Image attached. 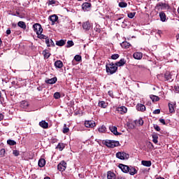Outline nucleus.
Wrapping results in <instances>:
<instances>
[{
	"instance_id": "obj_15",
	"label": "nucleus",
	"mask_w": 179,
	"mask_h": 179,
	"mask_svg": "<svg viewBox=\"0 0 179 179\" xmlns=\"http://www.w3.org/2000/svg\"><path fill=\"white\" fill-rule=\"evenodd\" d=\"M55 68H57L58 69H61V68H62V66H64V63H62V61H61V60H57L55 62Z\"/></svg>"
},
{
	"instance_id": "obj_20",
	"label": "nucleus",
	"mask_w": 179,
	"mask_h": 179,
	"mask_svg": "<svg viewBox=\"0 0 179 179\" xmlns=\"http://www.w3.org/2000/svg\"><path fill=\"white\" fill-rule=\"evenodd\" d=\"M29 103L27 101H22L20 102V108H27L29 107Z\"/></svg>"
},
{
	"instance_id": "obj_62",
	"label": "nucleus",
	"mask_w": 179,
	"mask_h": 179,
	"mask_svg": "<svg viewBox=\"0 0 179 179\" xmlns=\"http://www.w3.org/2000/svg\"><path fill=\"white\" fill-rule=\"evenodd\" d=\"M78 1H82V0H78Z\"/></svg>"
},
{
	"instance_id": "obj_34",
	"label": "nucleus",
	"mask_w": 179,
	"mask_h": 179,
	"mask_svg": "<svg viewBox=\"0 0 179 179\" xmlns=\"http://www.w3.org/2000/svg\"><path fill=\"white\" fill-rule=\"evenodd\" d=\"M106 126L102 125L101 127L99 128L98 131L101 134H104V132H106Z\"/></svg>"
},
{
	"instance_id": "obj_5",
	"label": "nucleus",
	"mask_w": 179,
	"mask_h": 179,
	"mask_svg": "<svg viewBox=\"0 0 179 179\" xmlns=\"http://www.w3.org/2000/svg\"><path fill=\"white\" fill-rule=\"evenodd\" d=\"M34 31L36 33L37 35L41 34L43 33V27H41V24H35L33 25Z\"/></svg>"
},
{
	"instance_id": "obj_23",
	"label": "nucleus",
	"mask_w": 179,
	"mask_h": 179,
	"mask_svg": "<svg viewBox=\"0 0 179 179\" xmlns=\"http://www.w3.org/2000/svg\"><path fill=\"white\" fill-rule=\"evenodd\" d=\"M141 164L143 166H145V167H150V166H152V162L151 161H142Z\"/></svg>"
},
{
	"instance_id": "obj_49",
	"label": "nucleus",
	"mask_w": 179,
	"mask_h": 179,
	"mask_svg": "<svg viewBox=\"0 0 179 179\" xmlns=\"http://www.w3.org/2000/svg\"><path fill=\"white\" fill-rule=\"evenodd\" d=\"M154 128L155 131H157L158 132L160 131V127H159L158 125L154 126Z\"/></svg>"
},
{
	"instance_id": "obj_60",
	"label": "nucleus",
	"mask_w": 179,
	"mask_h": 179,
	"mask_svg": "<svg viewBox=\"0 0 179 179\" xmlns=\"http://www.w3.org/2000/svg\"><path fill=\"white\" fill-rule=\"evenodd\" d=\"M157 179H164V178L159 177V178H157Z\"/></svg>"
},
{
	"instance_id": "obj_56",
	"label": "nucleus",
	"mask_w": 179,
	"mask_h": 179,
	"mask_svg": "<svg viewBox=\"0 0 179 179\" xmlns=\"http://www.w3.org/2000/svg\"><path fill=\"white\" fill-rule=\"evenodd\" d=\"M175 90L179 92V87L175 86Z\"/></svg>"
},
{
	"instance_id": "obj_10",
	"label": "nucleus",
	"mask_w": 179,
	"mask_h": 179,
	"mask_svg": "<svg viewBox=\"0 0 179 179\" xmlns=\"http://www.w3.org/2000/svg\"><path fill=\"white\" fill-rule=\"evenodd\" d=\"M83 28L84 30H86V31H89V30L92 28V24L89 21H87L83 23Z\"/></svg>"
},
{
	"instance_id": "obj_41",
	"label": "nucleus",
	"mask_w": 179,
	"mask_h": 179,
	"mask_svg": "<svg viewBox=\"0 0 179 179\" xmlns=\"http://www.w3.org/2000/svg\"><path fill=\"white\" fill-rule=\"evenodd\" d=\"M169 108L170 113H174V105L169 103Z\"/></svg>"
},
{
	"instance_id": "obj_32",
	"label": "nucleus",
	"mask_w": 179,
	"mask_h": 179,
	"mask_svg": "<svg viewBox=\"0 0 179 179\" xmlns=\"http://www.w3.org/2000/svg\"><path fill=\"white\" fill-rule=\"evenodd\" d=\"M171 73H169V72H166L165 74H164V77H165V79L166 80H171L172 79V77H171Z\"/></svg>"
},
{
	"instance_id": "obj_35",
	"label": "nucleus",
	"mask_w": 179,
	"mask_h": 179,
	"mask_svg": "<svg viewBox=\"0 0 179 179\" xmlns=\"http://www.w3.org/2000/svg\"><path fill=\"white\" fill-rule=\"evenodd\" d=\"M74 43L73 41H68L67 45H66V48H71V47H73Z\"/></svg>"
},
{
	"instance_id": "obj_36",
	"label": "nucleus",
	"mask_w": 179,
	"mask_h": 179,
	"mask_svg": "<svg viewBox=\"0 0 179 179\" xmlns=\"http://www.w3.org/2000/svg\"><path fill=\"white\" fill-rule=\"evenodd\" d=\"M7 143L8 145H10V146H15V145H16V141L9 139L7 141Z\"/></svg>"
},
{
	"instance_id": "obj_24",
	"label": "nucleus",
	"mask_w": 179,
	"mask_h": 179,
	"mask_svg": "<svg viewBox=\"0 0 179 179\" xmlns=\"http://www.w3.org/2000/svg\"><path fill=\"white\" fill-rule=\"evenodd\" d=\"M121 47H122V48H129V47H131V43L127 42V41H124V42H122L121 44H120Z\"/></svg>"
},
{
	"instance_id": "obj_37",
	"label": "nucleus",
	"mask_w": 179,
	"mask_h": 179,
	"mask_svg": "<svg viewBox=\"0 0 179 179\" xmlns=\"http://www.w3.org/2000/svg\"><path fill=\"white\" fill-rule=\"evenodd\" d=\"M74 59L75 61H76L77 62H80V61H82V56L79 55H76L74 57Z\"/></svg>"
},
{
	"instance_id": "obj_42",
	"label": "nucleus",
	"mask_w": 179,
	"mask_h": 179,
	"mask_svg": "<svg viewBox=\"0 0 179 179\" xmlns=\"http://www.w3.org/2000/svg\"><path fill=\"white\" fill-rule=\"evenodd\" d=\"M120 8H127L128 6V4L125 2H120L119 3Z\"/></svg>"
},
{
	"instance_id": "obj_44",
	"label": "nucleus",
	"mask_w": 179,
	"mask_h": 179,
	"mask_svg": "<svg viewBox=\"0 0 179 179\" xmlns=\"http://www.w3.org/2000/svg\"><path fill=\"white\" fill-rule=\"evenodd\" d=\"M120 58V55L118 54H114L111 56L112 59H118Z\"/></svg>"
},
{
	"instance_id": "obj_7",
	"label": "nucleus",
	"mask_w": 179,
	"mask_h": 179,
	"mask_svg": "<svg viewBox=\"0 0 179 179\" xmlns=\"http://www.w3.org/2000/svg\"><path fill=\"white\" fill-rule=\"evenodd\" d=\"M116 111H117L119 114L124 115V114H127L128 111V108H127V107L125 106H120L116 108Z\"/></svg>"
},
{
	"instance_id": "obj_31",
	"label": "nucleus",
	"mask_w": 179,
	"mask_h": 179,
	"mask_svg": "<svg viewBox=\"0 0 179 179\" xmlns=\"http://www.w3.org/2000/svg\"><path fill=\"white\" fill-rule=\"evenodd\" d=\"M99 107H101L102 108H106L107 107V104L104 101H101L98 103Z\"/></svg>"
},
{
	"instance_id": "obj_2",
	"label": "nucleus",
	"mask_w": 179,
	"mask_h": 179,
	"mask_svg": "<svg viewBox=\"0 0 179 179\" xmlns=\"http://www.w3.org/2000/svg\"><path fill=\"white\" fill-rule=\"evenodd\" d=\"M106 68L108 75H113L115 73L118 69V67L116 66V64L113 63L106 64Z\"/></svg>"
},
{
	"instance_id": "obj_19",
	"label": "nucleus",
	"mask_w": 179,
	"mask_h": 179,
	"mask_svg": "<svg viewBox=\"0 0 179 179\" xmlns=\"http://www.w3.org/2000/svg\"><path fill=\"white\" fill-rule=\"evenodd\" d=\"M66 43V40L61 39L59 41H56V45H58L59 47H63V45H65Z\"/></svg>"
},
{
	"instance_id": "obj_17",
	"label": "nucleus",
	"mask_w": 179,
	"mask_h": 179,
	"mask_svg": "<svg viewBox=\"0 0 179 179\" xmlns=\"http://www.w3.org/2000/svg\"><path fill=\"white\" fill-rule=\"evenodd\" d=\"M39 125L41 127V128H43V129H47V128H48V123L45 120L40 122Z\"/></svg>"
},
{
	"instance_id": "obj_33",
	"label": "nucleus",
	"mask_w": 179,
	"mask_h": 179,
	"mask_svg": "<svg viewBox=\"0 0 179 179\" xmlns=\"http://www.w3.org/2000/svg\"><path fill=\"white\" fill-rule=\"evenodd\" d=\"M65 148V144L64 143H59L57 146V149H59V150L62 151Z\"/></svg>"
},
{
	"instance_id": "obj_58",
	"label": "nucleus",
	"mask_w": 179,
	"mask_h": 179,
	"mask_svg": "<svg viewBox=\"0 0 179 179\" xmlns=\"http://www.w3.org/2000/svg\"><path fill=\"white\" fill-rule=\"evenodd\" d=\"M44 179H51V178L48 176H46V177L44 178Z\"/></svg>"
},
{
	"instance_id": "obj_59",
	"label": "nucleus",
	"mask_w": 179,
	"mask_h": 179,
	"mask_svg": "<svg viewBox=\"0 0 179 179\" xmlns=\"http://www.w3.org/2000/svg\"><path fill=\"white\" fill-rule=\"evenodd\" d=\"M124 17H121L120 18L117 19V20H121V19H122Z\"/></svg>"
},
{
	"instance_id": "obj_4",
	"label": "nucleus",
	"mask_w": 179,
	"mask_h": 179,
	"mask_svg": "<svg viewBox=\"0 0 179 179\" xmlns=\"http://www.w3.org/2000/svg\"><path fill=\"white\" fill-rule=\"evenodd\" d=\"M116 157L120 160H128L129 155L127 152H119L116 153Z\"/></svg>"
},
{
	"instance_id": "obj_38",
	"label": "nucleus",
	"mask_w": 179,
	"mask_h": 179,
	"mask_svg": "<svg viewBox=\"0 0 179 179\" xmlns=\"http://www.w3.org/2000/svg\"><path fill=\"white\" fill-rule=\"evenodd\" d=\"M150 99L152 101H159V100H160L159 96L155 95H151Z\"/></svg>"
},
{
	"instance_id": "obj_11",
	"label": "nucleus",
	"mask_w": 179,
	"mask_h": 179,
	"mask_svg": "<svg viewBox=\"0 0 179 179\" xmlns=\"http://www.w3.org/2000/svg\"><path fill=\"white\" fill-rule=\"evenodd\" d=\"M49 20L52 22L51 25L54 26L55 24V22L58 20V16L57 15H52L49 16Z\"/></svg>"
},
{
	"instance_id": "obj_54",
	"label": "nucleus",
	"mask_w": 179,
	"mask_h": 179,
	"mask_svg": "<svg viewBox=\"0 0 179 179\" xmlns=\"http://www.w3.org/2000/svg\"><path fill=\"white\" fill-rule=\"evenodd\" d=\"M10 33H11L10 29H8L6 30L7 36H9V34H10Z\"/></svg>"
},
{
	"instance_id": "obj_30",
	"label": "nucleus",
	"mask_w": 179,
	"mask_h": 179,
	"mask_svg": "<svg viewBox=\"0 0 179 179\" xmlns=\"http://www.w3.org/2000/svg\"><path fill=\"white\" fill-rule=\"evenodd\" d=\"M43 55L44 56V58H45L46 59H48V58H50L51 54H50V52H48V50H43Z\"/></svg>"
},
{
	"instance_id": "obj_22",
	"label": "nucleus",
	"mask_w": 179,
	"mask_h": 179,
	"mask_svg": "<svg viewBox=\"0 0 179 179\" xmlns=\"http://www.w3.org/2000/svg\"><path fill=\"white\" fill-rule=\"evenodd\" d=\"M159 17L161 22H166V20H167L166 18V13H164V12L159 13Z\"/></svg>"
},
{
	"instance_id": "obj_25",
	"label": "nucleus",
	"mask_w": 179,
	"mask_h": 179,
	"mask_svg": "<svg viewBox=\"0 0 179 179\" xmlns=\"http://www.w3.org/2000/svg\"><path fill=\"white\" fill-rule=\"evenodd\" d=\"M152 142L156 145L159 142L157 141L159 139V136H157V134H154L152 135Z\"/></svg>"
},
{
	"instance_id": "obj_50",
	"label": "nucleus",
	"mask_w": 179,
	"mask_h": 179,
	"mask_svg": "<svg viewBox=\"0 0 179 179\" xmlns=\"http://www.w3.org/2000/svg\"><path fill=\"white\" fill-rule=\"evenodd\" d=\"M153 114H160V109H156L154 110Z\"/></svg>"
},
{
	"instance_id": "obj_46",
	"label": "nucleus",
	"mask_w": 179,
	"mask_h": 179,
	"mask_svg": "<svg viewBox=\"0 0 179 179\" xmlns=\"http://www.w3.org/2000/svg\"><path fill=\"white\" fill-rule=\"evenodd\" d=\"M55 99H59L61 97V94L59 92H55L54 94Z\"/></svg>"
},
{
	"instance_id": "obj_12",
	"label": "nucleus",
	"mask_w": 179,
	"mask_h": 179,
	"mask_svg": "<svg viewBox=\"0 0 179 179\" xmlns=\"http://www.w3.org/2000/svg\"><path fill=\"white\" fill-rule=\"evenodd\" d=\"M134 59H142V57H143V54L141 52H136L133 55Z\"/></svg>"
},
{
	"instance_id": "obj_28",
	"label": "nucleus",
	"mask_w": 179,
	"mask_h": 179,
	"mask_svg": "<svg viewBox=\"0 0 179 179\" xmlns=\"http://www.w3.org/2000/svg\"><path fill=\"white\" fill-rule=\"evenodd\" d=\"M110 130L113 134H114V135H120V133L117 131V127H110Z\"/></svg>"
},
{
	"instance_id": "obj_39",
	"label": "nucleus",
	"mask_w": 179,
	"mask_h": 179,
	"mask_svg": "<svg viewBox=\"0 0 179 179\" xmlns=\"http://www.w3.org/2000/svg\"><path fill=\"white\" fill-rule=\"evenodd\" d=\"M69 132V128L66 127V124H64L63 134H68Z\"/></svg>"
},
{
	"instance_id": "obj_8",
	"label": "nucleus",
	"mask_w": 179,
	"mask_h": 179,
	"mask_svg": "<svg viewBox=\"0 0 179 179\" xmlns=\"http://www.w3.org/2000/svg\"><path fill=\"white\" fill-rule=\"evenodd\" d=\"M85 126L86 128H94L96 127V122L93 120H86L85 122Z\"/></svg>"
},
{
	"instance_id": "obj_61",
	"label": "nucleus",
	"mask_w": 179,
	"mask_h": 179,
	"mask_svg": "<svg viewBox=\"0 0 179 179\" xmlns=\"http://www.w3.org/2000/svg\"><path fill=\"white\" fill-rule=\"evenodd\" d=\"M17 15H19V13L17 12Z\"/></svg>"
},
{
	"instance_id": "obj_40",
	"label": "nucleus",
	"mask_w": 179,
	"mask_h": 179,
	"mask_svg": "<svg viewBox=\"0 0 179 179\" xmlns=\"http://www.w3.org/2000/svg\"><path fill=\"white\" fill-rule=\"evenodd\" d=\"M135 15H136V13L134 12V13H129L127 14L128 17H129L130 19H134V17H135Z\"/></svg>"
},
{
	"instance_id": "obj_47",
	"label": "nucleus",
	"mask_w": 179,
	"mask_h": 179,
	"mask_svg": "<svg viewBox=\"0 0 179 179\" xmlns=\"http://www.w3.org/2000/svg\"><path fill=\"white\" fill-rule=\"evenodd\" d=\"M13 155H14V156L17 157V156H19L20 152H19V151H17V150H14L13 151Z\"/></svg>"
},
{
	"instance_id": "obj_16",
	"label": "nucleus",
	"mask_w": 179,
	"mask_h": 179,
	"mask_svg": "<svg viewBox=\"0 0 179 179\" xmlns=\"http://www.w3.org/2000/svg\"><path fill=\"white\" fill-rule=\"evenodd\" d=\"M45 43L47 44L48 47H55V43H54V41H52V39H50V38H46Z\"/></svg>"
},
{
	"instance_id": "obj_51",
	"label": "nucleus",
	"mask_w": 179,
	"mask_h": 179,
	"mask_svg": "<svg viewBox=\"0 0 179 179\" xmlns=\"http://www.w3.org/2000/svg\"><path fill=\"white\" fill-rule=\"evenodd\" d=\"M159 122H161V124H163V125H166V121L164 120V119H159Z\"/></svg>"
},
{
	"instance_id": "obj_53",
	"label": "nucleus",
	"mask_w": 179,
	"mask_h": 179,
	"mask_svg": "<svg viewBox=\"0 0 179 179\" xmlns=\"http://www.w3.org/2000/svg\"><path fill=\"white\" fill-rule=\"evenodd\" d=\"M138 124H139V125H143V120L139 119L138 120Z\"/></svg>"
},
{
	"instance_id": "obj_6",
	"label": "nucleus",
	"mask_w": 179,
	"mask_h": 179,
	"mask_svg": "<svg viewBox=\"0 0 179 179\" xmlns=\"http://www.w3.org/2000/svg\"><path fill=\"white\" fill-rule=\"evenodd\" d=\"M57 169L59 171H65V170H66V162H65V161H62L57 165Z\"/></svg>"
},
{
	"instance_id": "obj_43",
	"label": "nucleus",
	"mask_w": 179,
	"mask_h": 179,
	"mask_svg": "<svg viewBox=\"0 0 179 179\" xmlns=\"http://www.w3.org/2000/svg\"><path fill=\"white\" fill-rule=\"evenodd\" d=\"M38 38H41V40H46V38H48V37L45 36V35H43L40 34L39 35H37Z\"/></svg>"
},
{
	"instance_id": "obj_57",
	"label": "nucleus",
	"mask_w": 179,
	"mask_h": 179,
	"mask_svg": "<svg viewBox=\"0 0 179 179\" xmlns=\"http://www.w3.org/2000/svg\"><path fill=\"white\" fill-rule=\"evenodd\" d=\"M176 40H179V34L176 36Z\"/></svg>"
},
{
	"instance_id": "obj_45",
	"label": "nucleus",
	"mask_w": 179,
	"mask_h": 179,
	"mask_svg": "<svg viewBox=\"0 0 179 179\" xmlns=\"http://www.w3.org/2000/svg\"><path fill=\"white\" fill-rule=\"evenodd\" d=\"M5 156V149L2 148L0 150V157H3Z\"/></svg>"
},
{
	"instance_id": "obj_55",
	"label": "nucleus",
	"mask_w": 179,
	"mask_h": 179,
	"mask_svg": "<svg viewBox=\"0 0 179 179\" xmlns=\"http://www.w3.org/2000/svg\"><path fill=\"white\" fill-rule=\"evenodd\" d=\"M3 120V115L2 113H0V121H2Z\"/></svg>"
},
{
	"instance_id": "obj_3",
	"label": "nucleus",
	"mask_w": 179,
	"mask_h": 179,
	"mask_svg": "<svg viewBox=\"0 0 179 179\" xmlns=\"http://www.w3.org/2000/svg\"><path fill=\"white\" fill-rule=\"evenodd\" d=\"M104 145H106V146H107L108 148H117V146H120V142L116 141L108 140L105 141Z\"/></svg>"
},
{
	"instance_id": "obj_29",
	"label": "nucleus",
	"mask_w": 179,
	"mask_h": 179,
	"mask_svg": "<svg viewBox=\"0 0 179 179\" xmlns=\"http://www.w3.org/2000/svg\"><path fill=\"white\" fill-rule=\"evenodd\" d=\"M17 26L21 29H26V23H24V22L23 21L18 22Z\"/></svg>"
},
{
	"instance_id": "obj_1",
	"label": "nucleus",
	"mask_w": 179,
	"mask_h": 179,
	"mask_svg": "<svg viewBox=\"0 0 179 179\" xmlns=\"http://www.w3.org/2000/svg\"><path fill=\"white\" fill-rule=\"evenodd\" d=\"M119 169L122 170L123 173H126L130 174V176H135L138 171L134 166H128L127 165H124L122 164H119Z\"/></svg>"
},
{
	"instance_id": "obj_18",
	"label": "nucleus",
	"mask_w": 179,
	"mask_h": 179,
	"mask_svg": "<svg viewBox=\"0 0 179 179\" xmlns=\"http://www.w3.org/2000/svg\"><path fill=\"white\" fill-rule=\"evenodd\" d=\"M136 108L138 111H145V110H146V107L142 103L137 104Z\"/></svg>"
},
{
	"instance_id": "obj_26",
	"label": "nucleus",
	"mask_w": 179,
	"mask_h": 179,
	"mask_svg": "<svg viewBox=\"0 0 179 179\" xmlns=\"http://www.w3.org/2000/svg\"><path fill=\"white\" fill-rule=\"evenodd\" d=\"M38 164L39 166V167H44L45 166V159H40Z\"/></svg>"
},
{
	"instance_id": "obj_27",
	"label": "nucleus",
	"mask_w": 179,
	"mask_h": 179,
	"mask_svg": "<svg viewBox=\"0 0 179 179\" xmlns=\"http://www.w3.org/2000/svg\"><path fill=\"white\" fill-rule=\"evenodd\" d=\"M107 178L108 179H115V174L111 171H108Z\"/></svg>"
},
{
	"instance_id": "obj_14",
	"label": "nucleus",
	"mask_w": 179,
	"mask_h": 179,
	"mask_svg": "<svg viewBox=\"0 0 179 179\" xmlns=\"http://www.w3.org/2000/svg\"><path fill=\"white\" fill-rule=\"evenodd\" d=\"M126 63L127 61H125V59H121L119 62H117L115 65L118 68V66H124Z\"/></svg>"
},
{
	"instance_id": "obj_9",
	"label": "nucleus",
	"mask_w": 179,
	"mask_h": 179,
	"mask_svg": "<svg viewBox=\"0 0 179 179\" xmlns=\"http://www.w3.org/2000/svg\"><path fill=\"white\" fill-rule=\"evenodd\" d=\"M157 8H159V9H162V10H164L166 9H169V4L166 3L159 2L157 4Z\"/></svg>"
},
{
	"instance_id": "obj_48",
	"label": "nucleus",
	"mask_w": 179,
	"mask_h": 179,
	"mask_svg": "<svg viewBox=\"0 0 179 179\" xmlns=\"http://www.w3.org/2000/svg\"><path fill=\"white\" fill-rule=\"evenodd\" d=\"M94 30L96 31H97V33H100V31H101V29H100V27H99V26H96V27L94 28Z\"/></svg>"
},
{
	"instance_id": "obj_13",
	"label": "nucleus",
	"mask_w": 179,
	"mask_h": 179,
	"mask_svg": "<svg viewBox=\"0 0 179 179\" xmlns=\"http://www.w3.org/2000/svg\"><path fill=\"white\" fill-rule=\"evenodd\" d=\"M91 7H92V3H87V2L83 3L82 5V8L84 11L88 10V9L90 8Z\"/></svg>"
},
{
	"instance_id": "obj_52",
	"label": "nucleus",
	"mask_w": 179,
	"mask_h": 179,
	"mask_svg": "<svg viewBox=\"0 0 179 179\" xmlns=\"http://www.w3.org/2000/svg\"><path fill=\"white\" fill-rule=\"evenodd\" d=\"M48 5H55V0H51L49 1Z\"/></svg>"
},
{
	"instance_id": "obj_21",
	"label": "nucleus",
	"mask_w": 179,
	"mask_h": 179,
	"mask_svg": "<svg viewBox=\"0 0 179 179\" xmlns=\"http://www.w3.org/2000/svg\"><path fill=\"white\" fill-rule=\"evenodd\" d=\"M46 83H48L49 85H54V83H57V77L48 79L45 81Z\"/></svg>"
}]
</instances>
